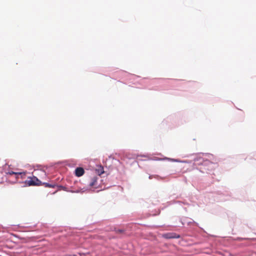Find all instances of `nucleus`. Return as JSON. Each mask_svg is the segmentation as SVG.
Segmentation results:
<instances>
[{
  "mask_svg": "<svg viewBox=\"0 0 256 256\" xmlns=\"http://www.w3.org/2000/svg\"><path fill=\"white\" fill-rule=\"evenodd\" d=\"M84 172V170L82 168H77L75 170V174L77 176H82Z\"/></svg>",
  "mask_w": 256,
  "mask_h": 256,
  "instance_id": "nucleus-4",
  "label": "nucleus"
},
{
  "mask_svg": "<svg viewBox=\"0 0 256 256\" xmlns=\"http://www.w3.org/2000/svg\"><path fill=\"white\" fill-rule=\"evenodd\" d=\"M44 185L46 186V187H48V188H54L55 186H56V184H50L48 183H44Z\"/></svg>",
  "mask_w": 256,
  "mask_h": 256,
  "instance_id": "nucleus-6",
  "label": "nucleus"
},
{
  "mask_svg": "<svg viewBox=\"0 0 256 256\" xmlns=\"http://www.w3.org/2000/svg\"><path fill=\"white\" fill-rule=\"evenodd\" d=\"M61 190H64L66 191V192H84V188H72L71 190H68V188L66 186H59Z\"/></svg>",
  "mask_w": 256,
  "mask_h": 256,
  "instance_id": "nucleus-2",
  "label": "nucleus"
},
{
  "mask_svg": "<svg viewBox=\"0 0 256 256\" xmlns=\"http://www.w3.org/2000/svg\"><path fill=\"white\" fill-rule=\"evenodd\" d=\"M98 178L96 176H94L92 178L91 181L89 184L90 186H97Z\"/></svg>",
  "mask_w": 256,
  "mask_h": 256,
  "instance_id": "nucleus-5",
  "label": "nucleus"
},
{
  "mask_svg": "<svg viewBox=\"0 0 256 256\" xmlns=\"http://www.w3.org/2000/svg\"><path fill=\"white\" fill-rule=\"evenodd\" d=\"M40 183V180L36 176L28 178L24 182L25 186H38Z\"/></svg>",
  "mask_w": 256,
  "mask_h": 256,
  "instance_id": "nucleus-1",
  "label": "nucleus"
},
{
  "mask_svg": "<svg viewBox=\"0 0 256 256\" xmlns=\"http://www.w3.org/2000/svg\"><path fill=\"white\" fill-rule=\"evenodd\" d=\"M165 236H166V238H176L175 236H172L171 234H166Z\"/></svg>",
  "mask_w": 256,
  "mask_h": 256,
  "instance_id": "nucleus-7",
  "label": "nucleus"
},
{
  "mask_svg": "<svg viewBox=\"0 0 256 256\" xmlns=\"http://www.w3.org/2000/svg\"><path fill=\"white\" fill-rule=\"evenodd\" d=\"M8 174L10 175L14 174L15 178L16 180H18V178H20L22 179H24L25 178L26 173L25 172H9Z\"/></svg>",
  "mask_w": 256,
  "mask_h": 256,
  "instance_id": "nucleus-3",
  "label": "nucleus"
},
{
  "mask_svg": "<svg viewBox=\"0 0 256 256\" xmlns=\"http://www.w3.org/2000/svg\"><path fill=\"white\" fill-rule=\"evenodd\" d=\"M120 232H122V230H120Z\"/></svg>",
  "mask_w": 256,
  "mask_h": 256,
  "instance_id": "nucleus-8",
  "label": "nucleus"
}]
</instances>
